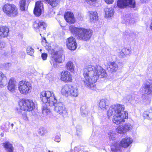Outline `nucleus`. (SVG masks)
I'll return each instance as SVG.
<instances>
[{"label": "nucleus", "mask_w": 152, "mask_h": 152, "mask_svg": "<svg viewBox=\"0 0 152 152\" xmlns=\"http://www.w3.org/2000/svg\"><path fill=\"white\" fill-rule=\"evenodd\" d=\"M28 2L29 1H27V4L26 0H21L20 2V9L23 11L26 10L28 5Z\"/></svg>", "instance_id": "obj_28"}, {"label": "nucleus", "mask_w": 152, "mask_h": 152, "mask_svg": "<svg viewBox=\"0 0 152 152\" xmlns=\"http://www.w3.org/2000/svg\"><path fill=\"white\" fill-rule=\"evenodd\" d=\"M91 35L92 32L91 30L81 28L80 29V31L78 33L77 37L79 40L87 41L90 39Z\"/></svg>", "instance_id": "obj_9"}, {"label": "nucleus", "mask_w": 152, "mask_h": 152, "mask_svg": "<svg viewBox=\"0 0 152 152\" xmlns=\"http://www.w3.org/2000/svg\"><path fill=\"white\" fill-rule=\"evenodd\" d=\"M9 31L8 28L4 26L0 27V38L7 37Z\"/></svg>", "instance_id": "obj_25"}, {"label": "nucleus", "mask_w": 152, "mask_h": 152, "mask_svg": "<svg viewBox=\"0 0 152 152\" xmlns=\"http://www.w3.org/2000/svg\"><path fill=\"white\" fill-rule=\"evenodd\" d=\"M46 40L45 38V37H43L42 39V45L43 46H45V45L47 44L46 43Z\"/></svg>", "instance_id": "obj_50"}, {"label": "nucleus", "mask_w": 152, "mask_h": 152, "mask_svg": "<svg viewBox=\"0 0 152 152\" xmlns=\"http://www.w3.org/2000/svg\"><path fill=\"white\" fill-rule=\"evenodd\" d=\"M108 69L111 73L116 72L118 69V64L114 62H110L108 64Z\"/></svg>", "instance_id": "obj_23"}, {"label": "nucleus", "mask_w": 152, "mask_h": 152, "mask_svg": "<svg viewBox=\"0 0 152 152\" xmlns=\"http://www.w3.org/2000/svg\"><path fill=\"white\" fill-rule=\"evenodd\" d=\"M108 134L110 138L112 140H114L118 137L117 134L115 133L114 131H109Z\"/></svg>", "instance_id": "obj_34"}, {"label": "nucleus", "mask_w": 152, "mask_h": 152, "mask_svg": "<svg viewBox=\"0 0 152 152\" xmlns=\"http://www.w3.org/2000/svg\"><path fill=\"white\" fill-rule=\"evenodd\" d=\"M115 0H104L105 2L107 4H112Z\"/></svg>", "instance_id": "obj_47"}, {"label": "nucleus", "mask_w": 152, "mask_h": 152, "mask_svg": "<svg viewBox=\"0 0 152 152\" xmlns=\"http://www.w3.org/2000/svg\"><path fill=\"white\" fill-rule=\"evenodd\" d=\"M52 106H54V110L55 112L62 115L63 116L67 113L66 108L62 103L58 102L56 99V102Z\"/></svg>", "instance_id": "obj_10"}, {"label": "nucleus", "mask_w": 152, "mask_h": 152, "mask_svg": "<svg viewBox=\"0 0 152 152\" xmlns=\"http://www.w3.org/2000/svg\"><path fill=\"white\" fill-rule=\"evenodd\" d=\"M131 50L130 49L123 48L118 53V56L120 58H124L131 53Z\"/></svg>", "instance_id": "obj_20"}, {"label": "nucleus", "mask_w": 152, "mask_h": 152, "mask_svg": "<svg viewBox=\"0 0 152 152\" xmlns=\"http://www.w3.org/2000/svg\"><path fill=\"white\" fill-rule=\"evenodd\" d=\"M41 56L43 60H46L47 57V54L46 53H43L42 54Z\"/></svg>", "instance_id": "obj_46"}, {"label": "nucleus", "mask_w": 152, "mask_h": 152, "mask_svg": "<svg viewBox=\"0 0 152 152\" xmlns=\"http://www.w3.org/2000/svg\"><path fill=\"white\" fill-rule=\"evenodd\" d=\"M20 109L25 111H31L35 107V105L32 101L28 99H22L19 102Z\"/></svg>", "instance_id": "obj_7"}, {"label": "nucleus", "mask_w": 152, "mask_h": 152, "mask_svg": "<svg viewBox=\"0 0 152 152\" xmlns=\"http://www.w3.org/2000/svg\"><path fill=\"white\" fill-rule=\"evenodd\" d=\"M133 142L132 139L129 137H126L122 139L119 142L122 147L127 148L132 144Z\"/></svg>", "instance_id": "obj_14"}, {"label": "nucleus", "mask_w": 152, "mask_h": 152, "mask_svg": "<svg viewBox=\"0 0 152 152\" xmlns=\"http://www.w3.org/2000/svg\"><path fill=\"white\" fill-rule=\"evenodd\" d=\"M140 92L147 95H152V79H147L144 81Z\"/></svg>", "instance_id": "obj_8"}, {"label": "nucleus", "mask_w": 152, "mask_h": 152, "mask_svg": "<svg viewBox=\"0 0 152 152\" xmlns=\"http://www.w3.org/2000/svg\"><path fill=\"white\" fill-rule=\"evenodd\" d=\"M81 115L83 117L86 116L88 114V112L85 109L83 110V108H81L80 109Z\"/></svg>", "instance_id": "obj_42"}, {"label": "nucleus", "mask_w": 152, "mask_h": 152, "mask_svg": "<svg viewBox=\"0 0 152 152\" xmlns=\"http://www.w3.org/2000/svg\"><path fill=\"white\" fill-rule=\"evenodd\" d=\"M75 66L72 61H68L65 64V67L68 71L72 73L75 72Z\"/></svg>", "instance_id": "obj_26"}, {"label": "nucleus", "mask_w": 152, "mask_h": 152, "mask_svg": "<svg viewBox=\"0 0 152 152\" xmlns=\"http://www.w3.org/2000/svg\"><path fill=\"white\" fill-rule=\"evenodd\" d=\"M91 2H95L97 0H89Z\"/></svg>", "instance_id": "obj_59"}, {"label": "nucleus", "mask_w": 152, "mask_h": 152, "mask_svg": "<svg viewBox=\"0 0 152 152\" xmlns=\"http://www.w3.org/2000/svg\"><path fill=\"white\" fill-rule=\"evenodd\" d=\"M4 47L3 42L0 41V50Z\"/></svg>", "instance_id": "obj_53"}, {"label": "nucleus", "mask_w": 152, "mask_h": 152, "mask_svg": "<svg viewBox=\"0 0 152 152\" xmlns=\"http://www.w3.org/2000/svg\"><path fill=\"white\" fill-rule=\"evenodd\" d=\"M124 106L119 104H114L110 106L107 112V115L109 118L113 116V122L119 124L125 121V119L128 118V113L124 111Z\"/></svg>", "instance_id": "obj_2"}, {"label": "nucleus", "mask_w": 152, "mask_h": 152, "mask_svg": "<svg viewBox=\"0 0 152 152\" xmlns=\"http://www.w3.org/2000/svg\"><path fill=\"white\" fill-rule=\"evenodd\" d=\"M43 10V5L41 1H37L36 3L34 10V13L37 16H39Z\"/></svg>", "instance_id": "obj_16"}, {"label": "nucleus", "mask_w": 152, "mask_h": 152, "mask_svg": "<svg viewBox=\"0 0 152 152\" xmlns=\"http://www.w3.org/2000/svg\"><path fill=\"white\" fill-rule=\"evenodd\" d=\"M83 73L85 78L84 85L91 90L94 89L95 83L99 77L103 78L107 76L105 69L100 66L93 64L86 66L83 69Z\"/></svg>", "instance_id": "obj_1"}, {"label": "nucleus", "mask_w": 152, "mask_h": 152, "mask_svg": "<svg viewBox=\"0 0 152 152\" xmlns=\"http://www.w3.org/2000/svg\"><path fill=\"white\" fill-rule=\"evenodd\" d=\"M109 101L107 99H102L99 103V107L102 110H106L108 107Z\"/></svg>", "instance_id": "obj_21"}, {"label": "nucleus", "mask_w": 152, "mask_h": 152, "mask_svg": "<svg viewBox=\"0 0 152 152\" xmlns=\"http://www.w3.org/2000/svg\"><path fill=\"white\" fill-rule=\"evenodd\" d=\"M116 131L117 133L121 134H124L125 133L123 126L120 125L117 127Z\"/></svg>", "instance_id": "obj_37"}, {"label": "nucleus", "mask_w": 152, "mask_h": 152, "mask_svg": "<svg viewBox=\"0 0 152 152\" xmlns=\"http://www.w3.org/2000/svg\"><path fill=\"white\" fill-rule=\"evenodd\" d=\"M45 48L47 50L49 51L51 50V47L48 44H47L44 46Z\"/></svg>", "instance_id": "obj_45"}, {"label": "nucleus", "mask_w": 152, "mask_h": 152, "mask_svg": "<svg viewBox=\"0 0 152 152\" xmlns=\"http://www.w3.org/2000/svg\"><path fill=\"white\" fill-rule=\"evenodd\" d=\"M150 28L151 30L152 31V20L151 23L150 24Z\"/></svg>", "instance_id": "obj_56"}, {"label": "nucleus", "mask_w": 152, "mask_h": 152, "mask_svg": "<svg viewBox=\"0 0 152 152\" xmlns=\"http://www.w3.org/2000/svg\"><path fill=\"white\" fill-rule=\"evenodd\" d=\"M6 150L8 152H13L14 148L12 145L8 142H6L3 144Z\"/></svg>", "instance_id": "obj_29"}, {"label": "nucleus", "mask_w": 152, "mask_h": 152, "mask_svg": "<svg viewBox=\"0 0 152 152\" xmlns=\"http://www.w3.org/2000/svg\"><path fill=\"white\" fill-rule=\"evenodd\" d=\"M81 28H77L73 26H69V29L72 34L77 37L78 34L80 31V29Z\"/></svg>", "instance_id": "obj_31"}, {"label": "nucleus", "mask_w": 152, "mask_h": 152, "mask_svg": "<svg viewBox=\"0 0 152 152\" xmlns=\"http://www.w3.org/2000/svg\"><path fill=\"white\" fill-rule=\"evenodd\" d=\"M66 45L68 48L71 50H75L77 47L75 39L72 37L66 39Z\"/></svg>", "instance_id": "obj_13"}, {"label": "nucleus", "mask_w": 152, "mask_h": 152, "mask_svg": "<svg viewBox=\"0 0 152 152\" xmlns=\"http://www.w3.org/2000/svg\"><path fill=\"white\" fill-rule=\"evenodd\" d=\"M7 78L3 73L0 72V87H3L7 82Z\"/></svg>", "instance_id": "obj_24"}, {"label": "nucleus", "mask_w": 152, "mask_h": 152, "mask_svg": "<svg viewBox=\"0 0 152 152\" xmlns=\"http://www.w3.org/2000/svg\"><path fill=\"white\" fill-rule=\"evenodd\" d=\"M48 152H53L52 151H48Z\"/></svg>", "instance_id": "obj_61"}, {"label": "nucleus", "mask_w": 152, "mask_h": 152, "mask_svg": "<svg viewBox=\"0 0 152 152\" xmlns=\"http://www.w3.org/2000/svg\"><path fill=\"white\" fill-rule=\"evenodd\" d=\"M124 126L125 133L131 131L133 128V126L130 123L126 124Z\"/></svg>", "instance_id": "obj_36"}, {"label": "nucleus", "mask_w": 152, "mask_h": 152, "mask_svg": "<svg viewBox=\"0 0 152 152\" xmlns=\"http://www.w3.org/2000/svg\"><path fill=\"white\" fill-rule=\"evenodd\" d=\"M4 134L3 133H1V137H3L4 136Z\"/></svg>", "instance_id": "obj_57"}, {"label": "nucleus", "mask_w": 152, "mask_h": 152, "mask_svg": "<svg viewBox=\"0 0 152 152\" xmlns=\"http://www.w3.org/2000/svg\"><path fill=\"white\" fill-rule=\"evenodd\" d=\"M51 54L50 63L55 67H57L58 65L57 63L62 62L64 60V56L62 54L59 53L57 51H54L53 49L51 50Z\"/></svg>", "instance_id": "obj_5"}, {"label": "nucleus", "mask_w": 152, "mask_h": 152, "mask_svg": "<svg viewBox=\"0 0 152 152\" xmlns=\"http://www.w3.org/2000/svg\"><path fill=\"white\" fill-rule=\"evenodd\" d=\"M113 9L112 7L106 8L104 9L105 16L110 18L114 14Z\"/></svg>", "instance_id": "obj_30"}, {"label": "nucleus", "mask_w": 152, "mask_h": 152, "mask_svg": "<svg viewBox=\"0 0 152 152\" xmlns=\"http://www.w3.org/2000/svg\"><path fill=\"white\" fill-rule=\"evenodd\" d=\"M94 59H95V58H93V60H94Z\"/></svg>", "instance_id": "obj_62"}, {"label": "nucleus", "mask_w": 152, "mask_h": 152, "mask_svg": "<svg viewBox=\"0 0 152 152\" xmlns=\"http://www.w3.org/2000/svg\"><path fill=\"white\" fill-rule=\"evenodd\" d=\"M64 18L68 23H73L75 22V19L73 13L71 12H67L65 13Z\"/></svg>", "instance_id": "obj_17"}, {"label": "nucleus", "mask_w": 152, "mask_h": 152, "mask_svg": "<svg viewBox=\"0 0 152 152\" xmlns=\"http://www.w3.org/2000/svg\"><path fill=\"white\" fill-rule=\"evenodd\" d=\"M14 126V124L12 123L11 124L9 122H7L6 123V125L5 129L6 130V132H8L9 131V128H10V126L12 128H13Z\"/></svg>", "instance_id": "obj_40"}, {"label": "nucleus", "mask_w": 152, "mask_h": 152, "mask_svg": "<svg viewBox=\"0 0 152 152\" xmlns=\"http://www.w3.org/2000/svg\"><path fill=\"white\" fill-rule=\"evenodd\" d=\"M95 62H98V61H99V60H98V58H96V59H95Z\"/></svg>", "instance_id": "obj_58"}, {"label": "nucleus", "mask_w": 152, "mask_h": 152, "mask_svg": "<svg viewBox=\"0 0 152 152\" xmlns=\"http://www.w3.org/2000/svg\"><path fill=\"white\" fill-rule=\"evenodd\" d=\"M142 2L146 1L147 0H140Z\"/></svg>", "instance_id": "obj_60"}, {"label": "nucleus", "mask_w": 152, "mask_h": 152, "mask_svg": "<svg viewBox=\"0 0 152 152\" xmlns=\"http://www.w3.org/2000/svg\"><path fill=\"white\" fill-rule=\"evenodd\" d=\"M7 87L10 92L12 93L15 92L17 88V82L14 78L12 77L10 79Z\"/></svg>", "instance_id": "obj_15"}, {"label": "nucleus", "mask_w": 152, "mask_h": 152, "mask_svg": "<svg viewBox=\"0 0 152 152\" xmlns=\"http://www.w3.org/2000/svg\"><path fill=\"white\" fill-rule=\"evenodd\" d=\"M11 64L10 63H6L5 64V67L6 69H8L9 68V67L11 66Z\"/></svg>", "instance_id": "obj_51"}, {"label": "nucleus", "mask_w": 152, "mask_h": 152, "mask_svg": "<svg viewBox=\"0 0 152 152\" xmlns=\"http://www.w3.org/2000/svg\"><path fill=\"white\" fill-rule=\"evenodd\" d=\"M60 77L61 80L65 83L72 82L73 81L72 74L67 70L63 71L61 73Z\"/></svg>", "instance_id": "obj_12"}, {"label": "nucleus", "mask_w": 152, "mask_h": 152, "mask_svg": "<svg viewBox=\"0 0 152 152\" xmlns=\"http://www.w3.org/2000/svg\"><path fill=\"white\" fill-rule=\"evenodd\" d=\"M55 13V12L53 11H51L48 13V15L50 17H52Z\"/></svg>", "instance_id": "obj_52"}, {"label": "nucleus", "mask_w": 152, "mask_h": 152, "mask_svg": "<svg viewBox=\"0 0 152 152\" xmlns=\"http://www.w3.org/2000/svg\"><path fill=\"white\" fill-rule=\"evenodd\" d=\"M54 140L57 142H59L60 141L61 139L59 136H56L55 137Z\"/></svg>", "instance_id": "obj_49"}, {"label": "nucleus", "mask_w": 152, "mask_h": 152, "mask_svg": "<svg viewBox=\"0 0 152 152\" xmlns=\"http://www.w3.org/2000/svg\"><path fill=\"white\" fill-rule=\"evenodd\" d=\"M145 95H142V98H143V99H146V100H148V96L147 95H146V98H145Z\"/></svg>", "instance_id": "obj_54"}, {"label": "nucleus", "mask_w": 152, "mask_h": 152, "mask_svg": "<svg viewBox=\"0 0 152 152\" xmlns=\"http://www.w3.org/2000/svg\"><path fill=\"white\" fill-rule=\"evenodd\" d=\"M76 148H77V147H75V149H76Z\"/></svg>", "instance_id": "obj_63"}, {"label": "nucleus", "mask_w": 152, "mask_h": 152, "mask_svg": "<svg viewBox=\"0 0 152 152\" xmlns=\"http://www.w3.org/2000/svg\"><path fill=\"white\" fill-rule=\"evenodd\" d=\"M143 115L144 117L148 119H152V110H150L145 111Z\"/></svg>", "instance_id": "obj_33"}, {"label": "nucleus", "mask_w": 152, "mask_h": 152, "mask_svg": "<svg viewBox=\"0 0 152 152\" xmlns=\"http://www.w3.org/2000/svg\"><path fill=\"white\" fill-rule=\"evenodd\" d=\"M18 88L20 94L27 95L31 92L32 88L31 85L28 81L21 80L18 83Z\"/></svg>", "instance_id": "obj_6"}, {"label": "nucleus", "mask_w": 152, "mask_h": 152, "mask_svg": "<svg viewBox=\"0 0 152 152\" xmlns=\"http://www.w3.org/2000/svg\"><path fill=\"white\" fill-rule=\"evenodd\" d=\"M88 2V4H89V2Z\"/></svg>", "instance_id": "obj_64"}, {"label": "nucleus", "mask_w": 152, "mask_h": 152, "mask_svg": "<svg viewBox=\"0 0 152 152\" xmlns=\"http://www.w3.org/2000/svg\"><path fill=\"white\" fill-rule=\"evenodd\" d=\"M117 6L120 8H124L126 7L134 8L135 4L133 0H118Z\"/></svg>", "instance_id": "obj_11"}, {"label": "nucleus", "mask_w": 152, "mask_h": 152, "mask_svg": "<svg viewBox=\"0 0 152 152\" xmlns=\"http://www.w3.org/2000/svg\"><path fill=\"white\" fill-rule=\"evenodd\" d=\"M45 2L50 4L53 7L57 6L58 4L57 0H45Z\"/></svg>", "instance_id": "obj_35"}, {"label": "nucleus", "mask_w": 152, "mask_h": 152, "mask_svg": "<svg viewBox=\"0 0 152 152\" xmlns=\"http://www.w3.org/2000/svg\"><path fill=\"white\" fill-rule=\"evenodd\" d=\"M126 100L129 102V103L131 104H133L132 98L131 96L127 95L126 96Z\"/></svg>", "instance_id": "obj_43"}, {"label": "nucleus", "mask_w": 152, "mask_h": 152, "mask_svg": "<svg viewBox=\"0 0 152 152\" xmlns=\"http://www.w3.org/2000/svg\"><path fill=\"white\" fill-rule=\"evenodd\" d=\"M2 9L3 12L10 17H15L18 15V9L14 4H6L3 6Z\"/></svg>", "instance_id": "obj_4"}, {"label": "nucleus", "mask_w": 152, "mask_h": 152, "mask_svg": "<svg viewBox=\"0 0 152 152\" xmlns=\"http://www.w3.org/2000/svg\"><path fill=\"white\" fill-rule=\"evenodd\" d=\"M38 132L40 135L43 136L46 133V131L45 128H41L39 129Z\"/></svg>", "instance_id": "obj_41"}, {"label": "nucleus", "mask_w": 152, "mask_h": 152, "mask_svg": "<svg viewBox=\"0 0 152 152\" xmlns=\"http://www.w3.org/2000/svg\"><path fill=\"white\" fill-rule=\"evenodd\" d=\"M71 85L66 84L61 87V94L66 97L69 96Z\"/></svg>", "instance_id": "obj_18"}, {"label": "nucleus", "mask_w": 152, "mask_h": 152, "mask_svg": "<svg viewBox=\"0 0 152 152\" xmlns=\"http://www.w3.org/2000/svg\"><path fill=\"white\" fill-rule=\"evenodd\" d=\"M122 148L118 142L113 144L111 146V150L113 152H121Z\"/></svg>", "instance_id": "obj_27"}, {"label": "nucleus", "mask_w": 152, "mask_h": 152, "mask_svg": "<svg viewBox=\"0 0 152 152\" xmlns=\"http://www.w3.org/2000/svg\"><path fill=\"white\" fill-rule=\"evenodd\" d=\"M10 56V53L8 52H5L4 54V58H7Z\"/></svg>", "instance_id": "obj_48"}, {"label": "nucleus", "mask_w": 152, "mask_h": 152, "mask_svg": "<svg viewBox=\"0 0 152 152\" xmlns=\"http://www.w3.org/2000/svg\"><path fill=\"white\" fill-rule=\"evenodd\" d=\"M33 26L37 30L41 28L45 29L46 26V25L44 22L41 21L39 20H37L34 22Z\"/></svg>", "instance_id": "obj_19"}, {"label": "nucleus", "mask_w": 152, "mask_h": 152, "mask_svg": "<svg viewBox=\"0 0 152 152\" xmlns=\"http://www.w3.org/2000/svg\"><path fill=\"white\" fill-rule=\"evenodd\" d=\"M129 23H132V21L133 22H135V21L133 19H131L129 20Z\"/></svg>", "instance_id": "obj_55"}, {"label": "nucleus", "mask_w": 152, "mask_h": 152, "mask_svg": "<svg viewBox=\"0 0 152 152\" xmlns=\"http://www.w3.org/2000/svg\"><path fill=\"white\" fill-rule=\"evenodd\" d=\"M79 94V90L77 87L72 86L71 85L69 94V96L71 97H77Z\"/></svg>", "instance_id": "obj_22"}, {"label": "nucleus", "mask_w": 152, "mask_h": 152, "mask_svg": "<svg viewBox=\"0 0 152 152\" xmlns=\"http://www.w3.org/2000/svg\"><path fill=\"white\" fill-rule=\"evenodd\" d=\"M42 113L45 116L49 114L50 113L49 108L47 107L43 106L42 109Z\"/></svg>", "instance_id": "obj_38"}, {"label": "nucleus", "mask_w": 152, "mask_h": 152, "mask_svg": "<svg viewBox=\"0 0 152 152\" xmlns=\"http://www.w3.org/2000/svg\"><path fill=\"white\" fill-rule=\"evenodd\" d=\"M27 53L30 55L32 56L34 52V49L31 47H28L26 50Z\"/></svg>", "instance_id": "obj_39"}, {"label": "nucleus", "mask_w": 152, "mask_h": 152, "mask_svg": "<svg viewBox=\"0 0 152 152\" xmlns=\"http://www.w3.org/2000/svg\"><path fill=\"white\" fill-rule=\"evenodd\" d=\"M90 20L91 22H94L97 20L98 16L96 12L93 11L89 12Z\"/></svg>", "instance_id": "obj_32"}, {"label": "nucleus", "mask_w": 152, "mask_h": 152, "mask_svg": "<svg viewBox=\"0 0 152 152\" xmlns=\"http://www.w3.org/2000/svg\"><path fill=\"white\" fill-rule=\"evenodd\" d=\"M40 99L46 106L52 107L56 102V98L53 91H43L40 94Z\"/></svg>", "instance_id": "obj_3"}, {"label": "nucleus", "mask_w": 152, "mask_h": 152, "mask_svg": "<svg viewBox=\"0 0 152 152\" xmlns=\"http://www.w3.org/2000/svg\"><path fill=\"white\" fill-rule=\"evenodd\" d=\"M22 117L24 121H28V118L26 113H24L22 114Z\"/></svg>", "instance_id": "obj_44"}]
</instances>
